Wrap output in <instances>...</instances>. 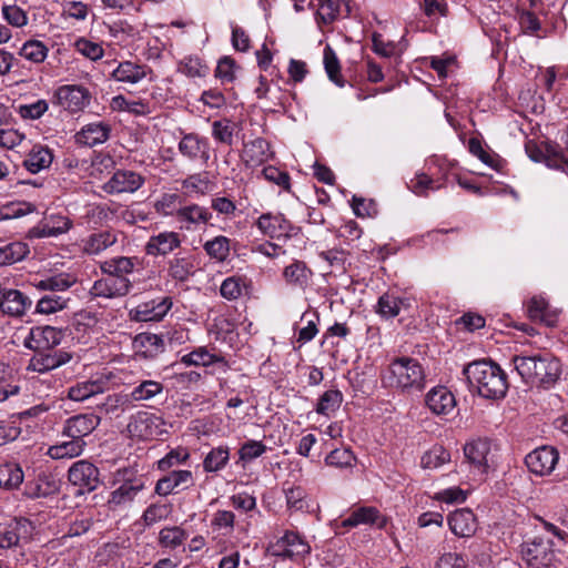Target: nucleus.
<instances>
[{"label":"nucleus","mask_w":568,"mask_h":568,"mask_svg":"<svg viewBox=\"0 0 568 568\" xmlns=\"http://www.w3.org/2000/svg\"><path fill=\"white\" fill-rule=\"evenodd\" d=\"M53 161L52 151L44 145H34L23 161L24 168L32 174L48 169Z\"/></svg>","instance_id":"2f4dec72"},{"label":"nucleus","mask_w":568,"mask_h":568,"mask_svg":"<svg viewBox=\"0 0 568 568\" xmlns=\"http://www.w3.org/2000/svg\"><path fill=\"white\" fill-rule=\"evenodd\" d=\"M77 282L75 276L69 273H60L34 283V286L41 291L63 292L70 288Z\"/></svg>","instance_id":"49530a36"},{"label":"nucleus","mask_w":568,"mask_h":568,"mask_svg":"<svg viewBox=\"0 0 568 568\" xmlns=\"http://www.w3.org/2000/svg\"><path fill=\"white\" fill-rule=\"evenodd\" d=\"M69 481L79 488V493L94 490L99 485V470L88 460H78L69 468Z\"/></svg>","instance_id":"f8f14e48"},{"label":"nucleus","mask_w":568,"mask_h":568,"mask_svg":"<svg viewBox=\"0 0 568 568\" xmlns=\"http://www.w3.org/2000/svg\"><path fill=\"white\" fill-rule=\"evenodd\" d=\"M118 241L112 232L104 231L89 235L82 242L83 252L89 255H98Z\"/></svg>","instance_id":"f704fd0d"},{"label":"nucleus","mask_w":568,"mask_h":568,"mask_svg":"<svg viewBox=\"0 0 568 568\" xmlns=\"http://www.w3.org/2000/svg\"><path fill=\"white\" fill-rule=\"evenodd\" d=\"M379 511L375 507H359L351 511L348 517L342 520L345 528H354L359 525H373L378 523Z\"/></svg>","instance_id":"e433bc0d"},{"label":"nucleus","mask_w":568,"mask_h":568,"mask_svg":"<svg viewBox=\"0 0 568 568\" xmlns=\"http://www.w3.org/2000/svg\"><path fill=\"white\" fill-rule=\"evenodd\" d=\"M182 202V197L178 193H164L154 202V209L163 216H174L176 219L183 206Z\"/></svg>","instance_id":"8fccbe9b"},{"label":"nucleus","mask_w":568,"mask_h":568,"mask_svg":"<svg viewBox=\"0 0 568 568\" xmlns=\"http://www.w3.org/2000/svg\"><path fill=\"white\" fill-rule=\"evenodd\" d=\"M464 462L460 467L468 470V478L483 481L497 465L496 447L487 438H477L464 445Z\"/></svg>","instance_id":"20e7f679"},{"label":"nucleus","mask_w":568,"mask_h":568,"mask_svg":"<svg viewBox=\"0 0 568 568\" xmlns=\"http://www.w3.org/2000/svg\"><path fill=\"white\" fill-rule=\"evenodd\" d=\"M521 557L530 568H550L555 552L549 540L535 538L521 545Z\"/></svg>","instance_id":"423d86ee"},{"label":"nucleus","mask_w":568,"mask_h":568,"mask_svg":"<svg viewBox=\"0 0 568 568\" xmlns=\"http://www.w3.org/2000/svg\"><path fill=\"white\" fill-rule=\"evenodd\" d=\"M110 126L103 122L90 123L77 134V142L87 146H95L109 139Z\"/></svg>","instance_id":"c85d7f7f"},{"label":"nucleus","mask_w":568,"mask_h":568,"mask_svg":"<svg viewBox=\"0 0 568 568\" xmlns=\"http://www.w3.org/2000/svg\"><path fill=\"white\" fill-rule=\"evenodd\" d=\"M29 253V245L20 241L10 242L0 246V267L21 262Z\"/></svg>","instance_id":"58836bf2"},{"label":"nucleus","mask_w":568,"mask_h":568,"mask_svg":"<svg viewBox=\"0 0 568 568\" xmlns=\"http://www.w3.org/2000/svg\"><path fill=\"white\" fill-rule=\"evenodd\" d=\"M311 274L306 265L300 261L290 264L283 272V276L288 284L301 288L307 285Z\"/></svg>","instance_id":"de8ad7c7"},{"label":"nucleus","mask_w":568,"mask_h":568,"mask_svg":"<svg viewBox=\"0 0 568 568\" xmlns=\"http://www.w3.org/2000/svg\"><path fill=\"white\" fill-rule=\"evenodd\" d=\"M179 151L186 158L195 160L197 158L209 160V144L205 139L190 133L182 138L179 143Z\"/></svg>","instance_id":"7c9ffc66"},{"label":"nucleus","mask_w":568,"mask_h":568,"mask_svg":"<svg viewBox=\"0 0 568 568\" xmlns=\"http://www.w3.org/2000/svg\"><path fill=\"white\" fill-rule=\"evenodd\" d=\"M47 45L39 40L26 41L19 50V55L32 63H41L48 57Z\"/></svg>","instance_id":"3c124183"},{"label":"nucleus","mask_w":568,"mask_h":568,"mask_svg":"<svg viewBox=\"0 0 568 568\" xmlns=\"http://www.w3.org/2000/svg\"><path fill=\"white\" fill-rule=\"evenodd\" d=\"M450 462V453L440 445H435L420 457L423 469L434 470Z\"/></svg>","instance_id":"c03bdc74"},{"label":"nucleus","mask_w":568,"mask_h":568,"mask_svg":"<svg viewBox=\"0 0 568 568\" xmlns=\"http://www.w3.org/2000/svg\"><path fill=\"white\" fill-rule=\"evenodd\" d=\"M513 364L523 381L531 385L549 387L561 373L559 361L549 353L516 355Z\"/></svg>","instance_id":"f03ea898"},{"label":"nucleus","mask_w":568,"mask_h":568,"mask_svg":"<svg viewBox=\"0 0 568 568\" xmlns=\"http://www.w3.org/2000/svg\"><path fill=\"white\" fill-rule=\"evenodd\" d=\"M131 288L132 282L129 278L105 275L93 283L90 294L94 297L116 298L128 295Z\"/></svg>","instance_id":"2eb2a0df"},{"label":"nucleus","mask_w":568,"mask_h":568,"mask_svg":"<svg viewBox=\"0 0 568 568\" xmlns=\"http://www.w3.org/2000/svg\"><path fill=\"white\" fill-rule=\"evenodd\" d=\"M165 425L163 418L158 415L149 412H138L130 417L126 432L131 438L150 440L166 433Z\"/></svg>","instance_id":"39448f33"},{"label":"nucleus","mask_w":568,"mask_h":568,"mask_svg":"<svg viewBox=\"0 0 568 568\" xmlns=\"http://www.w3.org/2000/svg\"><path fill=\"white\" fill-rule=\"evenodd\" d=\"M106 388V382L98 378L81 381L69 387L68 397L74 402H83L92 396L102 394Z\"/></svg>","instance_id":"c756f323"},{"label":"nucleus","mask_w":568,"mask_h":568,"mask_svg":"<svg viewBox=\"0 0 568 568\" xmlns=\"http://www.w3.org/2000/svg\"><path fill=\"white\" fill-rule=\"evenodd\" d=\"M70 358L67 353H44V351H40L31 357L27 371L44 374L68 363Z\"/></svg>","instance_id":"b1692460"},{"label":"nucleus","mask_w":568,"mask_h":568,"mask_svg":"<svg viewBox=\"0 0 568 568\" xmlns=\"http://www.w3.org/2000/svg\"><path fill=\"white\" fill-rule=\"evenodd\" d=\"M72 226V222L69 217L53 214L47 219L45 224L42 229V236H57L68 232Z\"/></svg>","instance_id":"052dcab7"},{"label":"nucleus","mask_w":568,"mask_h":568,"mask_svg":"<svg viewBox=\"0 0 568 568\" xmlns=\"http://www.w3.org/2000/svg\"><path fill=\"white\" fill-rule=\"evenodd\" d=\"M212 219V213L205 206L199 204L183 205L179 211L176 221L181 223L185 230L196 229L207 224Z\"/></svg>","instance_id":"393cba45"},{"label":"nucleus","mask_w":568,"mask_h":568,"mask_svg":"<svg viewBox=\"0 0 568 568\" xmlns=\"http://www.w3.org/2000/svg\"><path fill=\"white\" fill-rule=\"evenodd\" d=\"M272 158L271 145L262 138H256L243 145L241 159L247 168H257Z\"/></svg>","instance_id":"6ab92c4d"},{"label":"nucleus","mask_w":568,"mask_h":568,"mask_svg":"<svg viewBox=\"0 0 568 568\" xmlns=\"http://www.w3.org/2000/svg\"><path fill=\"white\" fill-rule=\"evenodd\" d=\"M63 338V333L53 326L32 327L23 341L24 347L34 352L49 351L58 346Z\"/></svg>","instance_id":"9d476101"},{"label":"nucleus","mask_w":568,"mask_h":568,"mask_svg":"<svg viewBox=\"0 0 568 568\" xmlns=\"http://www.w3.org/2000/svg\"><path fill=\"white\" fill-rule=\"evenodd\" d=\"M138 262V257H111L100 263V270L104 275L129 278L128 275L134 271Z\"/></svg>","instance_id":"cd10ccee"},{"label":"nucleus","mask_w":568,"mask_h":568,"mask_svg":"<svg viewBox=\"0 0 568 568\" xmlns=\"http://www.w3.org/2000/svg\"><path fill=\"white\" fill-rule=\"evenodd\" d=\"M323 61L325 71L332 82H334L337 87H344V81L341 75V65L337 59L335 51L326 45L323 53Z\"/></svg>","instance_id":"5fc2aeb1"},{"label":"nucleus","mask_w":568,"mask_h":568,"mask_svg":"<svg viewBox=\"0 0 568 568\" xmlns=\"http://www.w3.org/2000/svg\"><path fill=\"white\" fill-rule=\"evenodd\" d=\"M31 301L22 292L13 288L0 291V310L11 316H21L30 307Z\"/></svg>","instance_id":"a878e982"},{"label":"nucleus","mask_w":568,"mask_h":568,"mask_svg":"<svg viewBox=\"0 0 568 568\" xmlns=\"http://www.w3.org/2000/svg\"><path fill=\"white\" fill-rule=\"evenodd\" d=\"M234 125L227 119L214 121L212 123V136L215 141L231 145L233 143Z\"/></svg>","instance_id":"69168bd1"},{"label":"nucleus","mask_w":568,"mask_h":568,"mask_svg":"<svg viewBox=\"0 0 568 568\" xmlns=\"http://www.w3.org/2000/svg\"><path fill=\"white\" fill-rule=\"evenodd\" d=\"M1 12L3 19L13 28H23L29 22L27 12L16 4H4Z\"/></svg>","instance_id":"0e129e2a"},{"label":"nucleus","mask_w":568,"mask_h":568,"mask_svg":"<svg viewBox=\"0 0 568 568\" xmlns=\"http://www.w3.org/2000/svg\"><path fill=\"white\" fill-rule=\"evenodd\" d=\"M57 104L69 111L78 113L83 111L91 101L89 90L82 85L65 84L57 89L54 93Z\"/></svg>","instance_id":"0eeeda50"},{"label":"nucleus","mask_w":568,"mask_h":568,"mask_svg":"<svg viewBox=\"0 0 568 568\" xmlns=\"http://www.w3.org/2000/svg\"><path fill=\"white\" fill-rule=\"evenodd\" d=\"M181 245L180 234L173 231H164L152 235L145 244V253L151 256H164Z\"/></svg>","instance_id":"aec40b11"},{"label":"nucleus","mask_w":568,"mask_h":568,"mask_svg":"<svg viewBox=\"0 0 568 568\" xmlns=\"http://www.w3.org/2000/svg\"><path fill=\"white\" fill-rule=\"evenodd\" d=\"M230 460V448L227 446H217L212 448L203 460V469L206 473H216L222 470Z\"/></svg>","instance_id":"a18cd8bd"},{"label":"nucleus","mask_w":568,"mask_h":568,"mask_svg":"<svg viewBox=\"0 0 568 568\" xmlns=\"http://www.w3.org/2000/svg\"><path fill=\"white\" fill-rule=\"evenodd\" d=\"M381 381L385 387L403 392L420 390L425 386V371L417 359L399 357L383 371Z\"/></svg>","instance_id":"7ed1b4c3"},{"label":"nucleus","mask_w":568,"mask_h":568,"mask_svg":"<svg viewBox=\"0 0 568 568\" xmlns=\"http://www.w3.org/2000/svg\"><path fill=\"white\" fill-rule=\"evenodd\" d=\"M171 307V300L162 297L139 304L130 310L129 315L135 322H159L168 314Z\"/></svg>","instance_id":"dca6fc26"},{"label":"nucleus","mask_w":568,"mask_h":568,"mask_svg":"<svg viewBox=\"0 0 568 568\" xmlns=\"http://www.w3.org/2000/svg\"><path fill=\"white\" fill-rule=\"evenodd\" d=\"M110 108L118 112H128L133 115H146L151 112L150 104L145 100H128L119 94L111 99Z\"/></svg>","instance_id":"c9c22d12"},{"label":"nucleus","mask_w":568,"mask_h":568,"mask_svg":"<svg viewBox=\"0 0 568 568\" xmlns=\"http://www.w3.org/2000/svg\"><path fill=\"white\" fill-rule=\"evenodd\" d=\"M163 393V385L158 381L146 379L134 386L128 395L129 402H144Z\"/></svg>","instance_id":"79ce46f5"},{"label":"nucleus","mask_w":568,"mask_h":568,"mask_svg":"<svg viewBox=\"0 0 568 568\" xmlns=\"http://www.w3.org/2000/svg\"><path fill=\"white\" fill-rule=\"evenodd\" d=\"M144 489V481L141 478L124 481L112 491L109 503L114 506H123L132 503L136 495Z\"/></svg>","instance_id":"473e14b6"},{"label":"nucleus","mask_w":568,"mask_h":568,"mask_svg":"<svg viewBox=\"0 0 568 568\" xmlns=\"http://www.w3.org/2000/svg\"><path fill=\"white\" fill-rule=\"evenodd\" d=\"M274 556L301 558L311 552L310 544L296 531H286L270 546Z\"/></svg>","instance_id":"1a4fd4ad"},{"label":"nucleus","mask_w":568,"mask_h":568,"mask_svg":"<svg viewBox=\"0 0 568 568\" xmlns=\"http://www.w3.org/2000/svg\"><path fill=\"white\" fill-rule=\"evenodd\" d=\"M68 302L69 300L61 295L48 294L38 301L36 312L45 315L54 314L67 308Z\"/></svg>","instance_id":"4d7b16f0"},{"label":"nucleus","mask_w":568,"mask_h":568,"mask_svg":"<svg viewBox=\"0 0 568 568\" xmlns=\"http://www.w3.org/2000/svg\"><path fill=\"white\" fill-rule=\"evenodd\" d=\"M258 231L270 239H288L296 233V227L282 213H263L255 222Z\"/></svg>","instance_id":"6e6552de"},{"label":"nucleus","mask_w":568,"mask_h":568,"mask_svg":"<svg viewBox=\"0 0 568 568\" xmlns=\"http://www.w3.org/2000/svg\"><path fill=\"white\" fill-rule=\"evenodd\" d=\"M100 424V417L95 414H79L68 418L63 426V435L70 438L83 439L90 435Z\"/></svg>","instance_id":"a211bd4d"},{"label":"nucleus","mask_w":568,"mask_h":568,"mask_svg":"<svg viewBox=\"0 0 568 568\" xmlns=\"http://www.w3.org/2000/svg\"><path fill=\"white\" fill-rule=\"evenodd\" d=\"M442 184L426 173H417L408 184V187L419 196H426L429 190H438Z\"/></svg>","instance_id":"680f3d73"},{"label":"nucleus","mask_w":568,"mask_h":568,"mask_svg":"<svg viewBox=\"0 0 568 568\" xmlns=\"http://www.w3.org/2000/svg\"><path fill=\"white\" fill-rule=\"evenodd\" d=\"M57 480L44 471L38 473L32 479H28L23 495L28 498H44L58 491Z\"/></svg>","instance_id":"5701e85b"},{"label":"nucleus","mask_w":568,"mask_h":568,"mask_svg":"<svg viewBox=\"0 0 568 568\" xmlns=\"http://www.w3.org/2000/svg\"><path fill=\"white\" fill-rule=\"evenodd\" d=\"M144 183V178L131 170H118L103 184L102 189L109 194L134 193Z\"/></svg>","instance_id":"4468645a"},{"label":"nucleus","mask_w":568,"mask_h":568,"mask_svg":"<svg viewBox=\"0 0 568 568\" xmlns=\"http://www.w3.org/2000/svg\"><path fill=\"white\" fill-rule=\"evenodd\" d=\"M559 459L556 448L542 446L529 453L525 463L528 469L539 476H547L552 473Z\"/></svg>","instance_id":"ddd939ff"},{"label":"nucleus","mask_w":568,"mask_h":568,"mask_svg":"<svg viewBox=\"0 0 568 568\" xmlns=\"http://www.w3.org/2000/svg\"><path fill=\"white\" fill-rule=\"evenodd\" d=\"M203 248L210 258L222 263L227 260L231 251V241L224 235H217L204 243Z\"/></svg>","instance_id":"37998d69"},{"label":"nucleus","mask_w":568,"mask_h":568,"mask_svg":"<svg viewBox=\"0 0 568 568\" xmlns=\"http://www.w3.org/2000/svg\"><path fill=\"white\" fill-rule=\"evenodd\" d=\"M343 403V394L338 389H327L317 399L315 412L327 418L334 416Z\"/></svg>","instance_id":"ea45409f"},{"label":"nucleus","mask_w":568,"mask_h":568,"mask_svg":"<svg viewBox=\"0 0 568 568\" xmlns=\"http://www.w3.org/2000/svg\"><path fill=\"white\" fill-rule=\"evenodd\" d=\"M247 287V280L242 276H230L225 278L220 287L221 295L229 300H237L242 296L243 291Z\"/></svg>","instance_id":"6e6d98bb"},{"label":"nucleus","mask_w":568,"mask_h":568,"mask_svg":"<svg viewBox=\"0 0 568 568\" xmlns=\"http://www.w3.org/2000/svg\"><path fill=\"white\" fill-rule=\"evenodd\" d=\"M528 316L534 321H539L548 326L556 323L557 314L551 311L548 302L542 296H534L527 305Z\"/></svg>","instance_id":"72a5a7b5"},{"label":"nucleus","mask_w":568,"mask_h":568,"mask_svg":"<svg viewBox=\"0 0 568 568\" xmlns=\"http://www.w3.org/2000/svg\"><path fill=\"white\" fill-rule=\"evenodd\" d=\"M190 458V453L186 448L179 447L170 450L163 458L158 462V468L162 471L185 463Z\"/></svg>","instance_id":"774afa93"},{"label":"nucleus","mask_w":568,"mask_h":568,"mask_svg":"<svg viewBox=\"0 0 568 568\" xmlns=\"http://www.w3.org/2000/svg\"><path fill=\"white\" fill-rule=\"evenodd\" d=\"M24 479V473L17 463H3L0 465V487L14 490L18 489Z\"/></svg>","instance_id":"4c0bfd02"},{"label":"nucleus","mask_w":568,"mask_h":568,"mask_svg":"<svg viewBox=\"0 0 568 568\" xmlns=\"http://www.w3.org/2000/svg\"><path fill=\"white\" fill-rule=\"evenodd\" d=\"M320 321L317 313H304L301 317V322L305 323V326L298 329L296 343L298 347H302L306 343L311 342L318 333L317 323Z\"/></svg>","instance_id":"864d4df0"},{"label":"nucleus","mask_w":568,"mask_h":568,"mask_svg":"<svg viewBox=\"0 0 568 568\" xmlns=\"http://www.w3.org/2000/svg\"><path fill=\"white\" fill-rule=\"evenodd\" d=\"M222 361L223 358L221 356L211 353L206 347L203 346L183 355L181 358V363L186 366H211Z\"/></svg>","instance_id":"09e8293b"},{"label":"nucleus","mask_w":568,"mask_h":568,"mask_svg":"<svg viewBox=\"0 0 568 568\" xmlns=\"http://www.w3.org/2000/svg\"><path fill=\"white\" fill-rule=\"evenodd\" d=\"M452 532L462 538L471 537L477 530V520L470 509H457L447 519Z\"/></svg>","instance_id":"4be33fe9"},{"label":"nucleus","mask_w":568,"mask_h":568,"mask_svg":"<svg viewBox=\"0 0 568 568\" xmlns=\"http://www.w3.org/2000/svg\"><path fill=\"white\" fill-rule=\"evenodd\" d=\"M342 0H318L316 19L318 23H332L341 13Z\"/></svg>","instance_id":"bf43d9fd"},{"label":"nucleus","mask_w":568,"mask_h":568,"mask_svg":"<svg viewBox=\"0 0 568 568\" xmlns=\"http://www.w3.org/2000/svg\"><path fill=\"white\" fill-rule=\"evenodd\" d=\"M193 483L194 478L191 470H172L156 481L155 493L160 496H168L172 493L187 489Z\"/></svg>","instance_id":"f3484780"},{"label":"nucleus","mask_w":568,"mask_h":568,"mask_svg":"<svg viewBox=\"0 0 568 568\" xmlns=\"http://www.w3.org/2000/svg\"><path fill=\"white\" fill-rule=\"evenodd\" d=\"M412 306V300L407 296H399L392 292L382 294L375 306V312L385 320L396 317L402 310H407Z\"/></svg>","instance_id":"412c9836"},{"label":"nucleus","mask_w":568,"mask_h":568,"mask_svg":"<svg viewBox=\"0 0 568 568\" xmlns=\"http://www.w3.org/2000/svg\"><path fill=\"white\" fill-rule=\"evenodd\" d=\"M470 387L479 396L497 399L505 396L507 390L506 375L501 368L486 359L474 361L463 371Z\"/></svg>","instance_id":"f257e3e1"},{"label":"nucleus","mask_w":568,"mask_h":568,"mask_svg":"<svg viewBox=\"0 0 568 568\" xmlns=\"http://www.w3.org/2000/svg\"><path fill=\"white\" fill-rule=\"evenodd\" d=\"M85 445L83 439L71 438L68 442L51 446L48 449V455L53 459L78 457L83 453Z\"/></svg>","instance_id":"a19ab883"},{"label":"nucleus","mask_w":568,"mask_h":568,"mask_svg":"<svg viewBox=\"0 0 568 568\" xmlns=\"http://www.w3.org/2000/svg\"><path fill=\"white\" fill-rule=\"evenodd\" d=\"M425 405L429 412L438 417L447 418L456 410L455 395L445 386H436L425 395Z\"/></svg>","instance_id":"9b49d317"},{"label":"nucleus","mask_w":568,"mask_h":568,"mask_svg":"<svg viewBox=\"0 0 568 568\" xmlns=\"http://www.w3.org/2000/svg\"><path fill=\"white\" fill-rule=\"evenodd\" d=\"M283 493L286 499V506L290 510L302 511L308 508L306 491L301 486L284 487Z\"/></svg>","instance_id":"13d9d810"},{"label":"nucleus","mask_w":568,"mask_h":568,"mask_svg":"<svg viewBox=\"0 0 568 568\" xmlns=\"http://www.w3.org/2000/svg\"><path fill=\"white\" fill-rule=\"evenodd\" d=\"M187 538V534L179 526L164 527L159 532L161 547L174 549L181 546Z\"/></svg>","instance_id":"603ef678"},{"label":"nucleus","mask_w":568,"mask_h":568,"mask_svg":"<svg viewBox=\"0 0 568 568\" xmlns=\"http://www.w3.org/2000/svg\"><path fill=\"white\" fill-rule=\"evenodd\" d=\"M152 70L145 64L132 61H123L112 71V79L118 82L136 84L142 81Z\"/></svg>","instance_id":"bb28decb"},{"label":"nucleus","mask_w":568,"mask_h":568,"mask_svg":"<svg viewBox=\"0 0 568 568\" xmlns=\"http://www.w3.org/2000/svg\"><path fill=\"white\" fill-rule=\"evenodd\" d=\"M74 48L80 54L92 61L100 60L104 54V50L100 43L87 38L75 40Z\"/></svg>","instance_id":"338daca9"},{"label":"nucleus","mask_w":568,"mask_h":568,"mask_svg":"<svg viewBox=\"0 0 568 568\" xmlns=\"http://www.w3.org/2000/svg\"><path fill=\"white\" fill-rule=\"evenodd\" d=\"M48 102L40 99L30 103L19 104L17 106V113L24 120H38L48 111Z\"/></svg>","instance_id":"e2e57ef3"}]
</instances>
